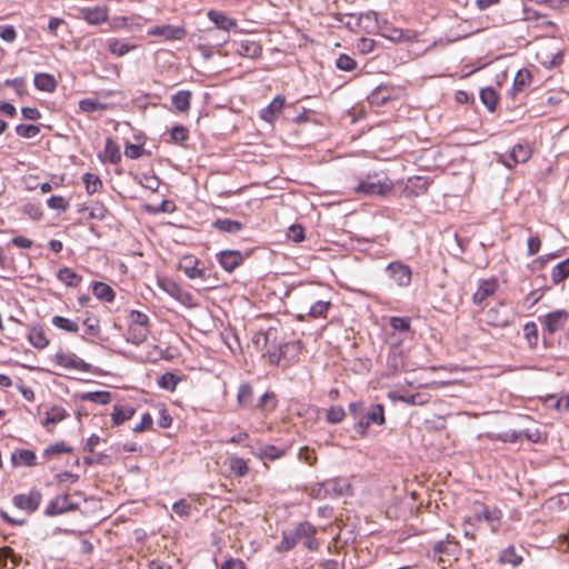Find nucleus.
<instances>
[{"label":"nucleus","mask_w":569,"mask_h":569,"mask_svg":"<svg viewBox=\"0 0 569 569\" xmlns=\"http://www.w3.org/2000/svg\"><path fill=\"white\" fill-rule=\"evenodd\" d=\"M502 512L498 508H489L482 503H478L473 508L472 516L465 519V526H478L485 521L492 532H497L501 525Z\"/></svg>","instance_id":"obj_1"},{"label":"nucleus","mask_w":569,"mask_h":569,"mask_svg":"<svg viewBox=\"0 0 569 569\" xmlns=\"http://www.w3.org/2000/svg\"><path fill=\"white\" fill-rule=\"evenodd\" d=\"M459 552V542L452 536L447 535L445 540H440L433 545L432 549L428 551L427 556L438 563H443L447 561V558L457 559Z\"/></svg>","instance_id":"obj_2"},{"label":"nucleus","mask_w":569,"mask_h":569,"mask_svg":"<svg viewBox=\"0 0 569 569\" xmlns=\"http://www.w3.org/2000/svg\"><path fill=\"white\" fill-rule=\"evenodd\" d=\"M385 421L383 406L380 403L372 405L370 409L359 418V421L355 425V430L360 437H363L371 425L381 426Z\"/></svg>","instance_id":"obj_3"},{"label":"nucleus","mask_w":569,"mask_h":569,"mask_svg":"<svg viewBox=\"0 0 569 569\" xmlns=\"http://www.w3.org/2000/svg\"><path fill=\"white\" fill-rule=\"evenodd\" d=\"M392 190V182L389 179H377L376 177H368L361 181L355 191L366 196H386Z\"/></svg>","instance_id":"obj_4"},{"label":"nucleus","mask_w":569,"mask_h":569,"mask_svg":"<svg viewBox=\"0 0 569 569\" xmlns=\"http://www.w3.org/2000/svg\"><path fill=\"white\" fill-rule=\"evenodd\" d=\"M388 277L399 287H408L411 283L412 270L401 261L390 262L386 269Z\"/></svg>","instance_id":"obj_5"},{"label":"nucleus","mask_w":569,"mask_h":569,"mask_svg":"<svg viewBox=\"0 0 569 569\" xmlns=\"http://www.w3.org/2000/svg\"><path fill=\"white\" fill-rule=\"evenodd\" d=\"M53 360L58 366L66 369H72L81 372L91 371V365L72 352H57Z\"/></svg>","instance_id":"obj_6"},{"label":"nucleus","mask_w":569,"mask_h":569,"mask_svg":"<svg viewBox=\"0 0 569 569\" xmlns=\"http://www.w3.org/2000/svg\"><path fill=\"white\" fill-rule=\"evenodd\" d=\"M531 157L529 144H516L507 156H501L502 163L508 168H513L518 163L527 162Z\"/></svg>","instance_id":"obj_7"},{"label":"nucleus","mask_w":569,"mask_h":569,"mask_svg":"<svg viewBox=\"0 0 569 569\" xmlns=\"http://www.w3.org/2000/svg\"><path fill=\"white\" fill-rule=\"evenodd\" d=\"M109 11L106 6L86 7L79 9L78 18L86 20L89 24L99 26L107 21Z\"/></svg>","instance_id":"obj_8"},{"label":"nucleus","mask_w":569,"mask_h":569,"mask_svg":"<svg viewBox=\"0 0 569 569\" xmlns=\"http://www.w3.org/2000/svg\"><path fill=\"white\" fill-rule=\"evenodd\" d=\"M299 541L305 540V546L310 551H316L319 548V541L315 538L317 529L308 521L300 522L295 529Z\"/></svg>","instance_id":"obj_9"},{"label":"nucleus","mask_w":569,"mask_h":569,"mask_svg":"<svg viewBox=\"0 0 569 569\" xmlns=\"http://www.w3.org/2000/svg\"><path fill=\"white\" fill-rule=\"evenodd\" d=\"M234 51L246 58L256 59L262 53V47L258 41L251 39H243L233 41Z\"/></svg>","instance_id":"obj_10"},{"label":"nucleus","mask_w":569,"mask_h":569,"mask_svg":"<svg viewBox=\"0 0 569 569\" xmlns=\"http://www.w3.org/2000/svg\"><path fill=\"white\" fill-rule=\"evenodd\" d=\"M208 19L216 26L217 29L229 32L238 28L236 19L229 18L226 13L211 9L207 12Z\"/></svg>","instance_id":"obj_11"},{"label":"nucleus","mask_w":569,"mask_h":569,"mask_svg":"<svg viewBox=\"0 0 569 569\" xmlns=\"http://www.w3.org/2000/svg\"><path fill=\"white\" fill-rule=\"evenodd\" d=\"M41 493L37 490L30 491L28 495H17L13 497V505L19 509L33 512L41 502Z\"/></svg>","instance_id":"obj_12"},{"label":"nucleus","mask_w":569,"mask_h":569,"mask_svg":"<svg viewBox=\"0 0 569 569\" xmlns=\"http://www.w3.org/2000/svg\"><path fill=\"white\" fill-rule=\"evenodd\" d=\"M323 488L328 493V498H340L349 495L351 486L348 480L336 478L323 481Z\"/></svg>","instance_id":"obj_13"},{"label":"nucleus","mask_w":569,"mask_h":569,"mask_svg":"<svg viewBox=\"0 0 569 569\" xmlns=\"http://www.w3.org/2000/svg\"><path fill=\"white\" fill-rule=\"evenodd\" d=\"M220 266L228 272H232L243 261V256L238 250H224L218 253Z\"/></svg>","instance_id":"obj_14"},{"label":"nucleus","mask_w":569,"mask_h":569,"mask_svg":"<svg viewBox=\"0 0 569 569\" xmlns=\"http://www.w3.org/2000/svg\"><path fill=\"white\" fill-rule=\"evenodd\" d=\"M498 288L496 279L481 280L477 291L472 296L473 303L480 306L487 298L495 295Z\"/></svg>","instance_id":"obj_15"},{"label":"nucleus","mask_w":569,"mask_h":569,"mask_svg":"<svg viewBox=\"0 0 569 569\" xmlns=\"http://www.w3.org/2000/svg\"><path fill=\"white\" fill-rule=\"evenodd\" d=\"M199 261L193 257H184L180 262V269L184 272V274L193 280V279H206V270L198 267Z\"/></svg>","instance_id":"obj_16"},{"label":"nucleus","mask_w":569,"mask_h":569,"mask_svg":"<svg viewBox=\"0 0 569 569\" xmlns=\"http://www.w3.org/2000/svg\"><path fill=\"white\" fill-rule=\"evenodd\" d=\"M568 318H569V315L567 311L557 310V311L548 313L545 317L543 323H545L546 329L550 333H555L565 326Z\"/></svg>","instance_id":"obj_17"},{"label":"nucleus","mask_w":569,"mask_h":569,"mask_svg":"<svg viewBox=\"0 0 569 569\" xmlns=\"http://www.w3.org/2000/svg\"><path fill=\"white\" fill-rule=\"evenodd\" d=\"M149 34L162 37L167 40H180L186 36V30L181 27L166 24L151 29Z\"/></svg>","instance_id":"obj_18"},{"label":"nucleus","mask_w":569,"mask_h":569,"mask_svg":"<svg viewBox=\"0 0 569 569\" xmlns=\"http://www.w3.org/2000/svg\"><path fill=\"white\" fill-rule=\"evenodd\" d=\"M284 103L286 99L283 96L274 97L273 100L268 104V107L261 110V118L264 121L272 123L276 120V118L282 112Z\"/></svg>","instance_id":"obj_19"},{"label":"nucleus","mask_w":569,"mask_h":569,"mask_svg":"<svg viewBox=\"0 0 569 569\" xmlns=\"http://www.w3.org/2000/svg\"><path fill=\"white\" fill-rule=\"evenodd\" d=\"M74 509V505L70 501V496H59L53 499L46 509V513L48 516H56L60 513H64Z\"/></svg>","instance_id":"obj_20"},{"label":"nucleus","mask_w":569,"mask_h":569,"mask_svg":"<svg viewBox=\"0 0 569 569\" xmlns=\"http://www.w3.org/2000/svg\"><path fill=\"white\" fill-rule=\"evenodd\" d=\"M11 462L13 466H28L37 465V456L32 450L17 449L11 455Z\"/></svg>","instance_id":"obj_21"},{"label":"nucleus","mask_w":569,"mask_h":569,"mask_svg":"<svg viewBox=\"0 0 569 569\" xmlns=\"http://www.w3.org/2000/svg\"><path fill=\"white\" fill-rule=\"evenodd\" d=\"M429 188V181L423 177H413L408 179L405 191L415 197H419L427 192Z\"/></svg>","instance_id":"obj_22"},{"label":"nucleus","mask_w":569,"mask_h":569,"mask_svg":"<svg viewBox=\"0 0 569 569\" xmlns=\"http://www.w3.org/2000/svg\"><path fill=\"white\" fill-rule=\"evenodd\" d=\"M252 453L262 460L274 461L283 457L286 450L273 445H263L258 449V451H252Z\"/></svg>","instance_id":"obj_23"},{"label":"nucleus","mask_w":569,"mask_h":569,"mask_svg":"<svg viewBox=\"0 0 569 569\" xmlns=\"http://www.w3.org/2000/svg\"><path fill=\"white\" fill-rule=\"evenodd\" d=\"M330 307H331V302L330 301L318 300V301L312 303V306L309 308V311L306 315H302V313L299 315L298 319L303 321L306 319V317H310V318H313V319L326 318L327 317V312H328Z\"/></svg>","instance_id":"obj_24"},{"label":"nucleus","mask_w":569,"mask_h":569,"mask_svg":"<svg viewBox=\"0 0 569 569\" xmlns=\"http://www.w3.org/2000/svg\"><path fill=\"white\" fill-rule=\"evenodd\" d=\"M34 87L40 91L53 92L57 88V81L49 73H37L33 79Z\"/></svg>","instance_id":"obj_25"},{"label":"nucleus","mask_w":569,"mask_h":569,"mask_svg":"<svg viewBox=\"0 0 569 569\" xmlns=\"http://www.w3.org/2000/svg\"><path fill=\"white\" fill-rule=\"evenodd\" d=\"M299 348H300V342L296 341V342L284 343V345L280 346L278 349H274V350H268L267 353H268L269 361L272 365H278L280 362V360L283 357H286L287 352L290 349L298 350Z\"/></svg>","instance_id":"obj_26"},{"label":"nucleus","mask_w":569,"mask_h":569,"mask_svg":"<svg viewBox=\"0 0 569 569\" xmlns=\"http://www.w3.org/2000/svg\"><path fill=\"white\" fill-rule=\"evenodd\" d=\"M531 80L532 76L530 71L526 69L519 70L513 78L512 94L516 96L517 93L522 92L530 86Z\"/></svg>","instance_id":"obj_27"},{"label":"nucleus","mask_w":569,"mask_h":569,"mask_svg":"<svg viewBox=\"0 0 569 569\" xmlns=\"http://www.w3.org/2000/svg\"><path fill=\"white\" fill-rule=\"evenodd\" d=\"M253 388L249 382L241 383L237 392V403L241 408H249L252 405Z\"/></svg>","instance_id":"obj_28"},{"label":"nucleus","mask_w":569,"mask_h":569,"mask_svg":"<svg viewBox=\"0 0 569 569\" xmlns=\"http://www.w3.org/2000/svg\"><path fill=\"white\" fill-rule=\"evenodd\" d=\"M107 44L109 51L117 57H122L136 48V44L116 38L108 39Z\"/></svg>","instance_id":"obj_29"},{"label":"nucleus","mask_w":569,"mask_h":569,"mask_svg":"<svg viewBox=\"0 0 569 569\" xmlns=\"http://www.w3.org/2000/svg\"><path fill=\"white\" fill-rule=\"evenodd\" d=\"M212 226L219 231L232 234H236L243 229V224L240 221L231 219H218L213 222Z\"/></svg>","instance_id":"obj_30"},{"label":"nucleus","mask_w":569,"mask_h":569,"mask_svg":"<svg viewBox=\"0 0 569 569\" xmlns=\"http://www.w3.org/2000/svg\"><path fill=\"white\" fill-rule=\"evenodd\" d=\"M171 102L179 112H186L190 109L191 92L180 90L171 97Z\"/></svg>","instance_id":"obj_31"},{"label":"nucleus","mask_w":569,"mask_h":569,"mask_svg":"<svg viewBox=\"0 0 569 569\" xmlns=\"http://www.w3.org/2000/svg\"><path fill=\"white\" fill-rule=\"evenodd\" d=\"M150 329L129 325L127 340L133 345H141L149 336Z\"/></svg>","instance_id":"obj_32"},{"label":"nucleus","mask_w":569,"mask_h":569,"mask_svg":"<svg viewBox=\"0 0 569 569\" xmlns=\"http://www.w3.org/2000/svg\"><path fill=\"white\" fill-rule=\"evenodd\" d=\"M480 100L490 112H493L497 108L499 96L492 87H487L481 89Z\"/></svg>","instance_id":"obj_33"},{"label":"nucleus","mask_w":569,"mask_h":569,"mask_svg":"<svg viewBox=\"0 0 569 569\" xmlns=\"http://www.w3.org/2000/svg\"><path fill=\"white\" fill-rule=\"evenodd\" d=\"M93 295L102 301L112 302L116 293L113 289L104 282H94L92 288Z\"/></svg>","instance_id":"obj_34"},{"label":"nucleus","mask_w":569,"mask_h":569,"mask_svg":"<svg viewBox=\"0 0 569 569\" xmlns=\"http://www.w3.org/2000/svg\"><path fill=\"white\" fill-rule=\"evenodd\" d=\"M57 278L68 287H78L82 280L81 276L67 267L58 271Z\"/></svg>","instance_id":"obj_35"},{"label":"nucleus","mask_w":569,"mask_h":569,"mask_svg":"<svg viewBox=\"0 0 569 569\" xmlns=\"http://www.w3.org/2000/svg\"><path fill=\"white\" fill-rule=\"evenodd\" d=\"M230 471L237 477H244L248 471V462L243 458L232 456L227 460Z\"/></svg>","instance_id":"obj_36"},{"label":"nucleus","mask_w":569,"mask_h":569,"mask_svg":"<svg viewBox=\"0 0 569 569\" xmlns=\"http://www.w3.org/2000/svg\"><path fill=\"white\" fill-rule=\"evenodd\" d=\"M68 412L64 408L53 406L46 412V419L43 421V426L48 427L49 425H56L68 417Z\"/></svg>","instance_id":"obj_37"},{"label":"nucleus","mask_w":569,"mask_h":569,"mask_svg":"<svg viewBox=\"0 0 569 569\" xmlns=\"http://www.w3.org/2000/svg\"><path fill=\"white\" fill-rule=\"evenodd\" d=\"M28 340L37 349H43L49 345V339L42 328H32L28 335Z\"/></svg>","instance_id":"obj_38"},{"label":"nucleus","mask_w":569,"mask_h":569,"mask_svg":"<svg viewBox=\"0 0 569 569\" xmlns=\"http://www.w3.org/2000/svg\"><path fill=\"white\" fill-rule=\"evenodd\" d=\"M82 401H91L98 405H108L111 401V393L109 391H92L84 392L80 396Z\"/></svg>","instance_id":"obj_39"},{"label":"nucleus","mask_w":569,"mask_h":569,"mask_svg":"<svg viewBox=\"0 0 569 569\" xmlns=\"http://www.w3.org/2000/svg\"><path fill=\"white\" fill-rule=\"evenodd\" d=\"M569 277V258L556 264L551 272V280L558 284Z\"/></svg>","instance_id":"obj_40"},{"label":"nucleus","mask_w":569,"mask_h":569,"mask_svg":"<svg viewBox=\"0 0 569 569\" xmlns=\"http://www.w3.org/2000/svg\"><path fill=\"white\" fill-rule=\"evenodd\" d=\"M486 322L489 326L502 328L508 325V319L506 316L501 315L498 308H491L486 315Z\"/></svg>","instance_id":"obj_41"},{"label":"nucleus","mask_w":569,"mask_h":569,"mask_svg":"<svg viewBox=\"0 0 569 569\" xmlns=\"http://www.w3.org/2000/svg\"><path fill=\"white\" fill-rule=\"evenodd\" d=\"M277 407V399L273 392H264L257 402V408L267 413L273 411Z\"/></svg>","instance_id":"obj_42"},{"label":"nucleus","mask_w":569,"mask_h":569,"mask_svg":"<svg viewBox=\"0 0 569 569\" xmlns=\"http://www.w3.org/2000/svg\"><path fill=\"white\" fill-rule=\"evenodd\" d=\"M82 180L88 194H94L102 189L103 183L97 174L87 172L83 174Z\"/></svg>","instance_id":"obj_43"},{"label":"nucleus","mask_w":569,"mask_h":569,"mask_svg":"<svg viewBox=\"0 0 569 569\" xmlns=\"http://www.w3.org/2000/svg\"><path fill=\"white\" fill-rule=\"evenodd\" d=\"M134 412H136V410L131 407L117 406L113 409L111 418H112L113 423L119 426V425L123 423L124 421L131 419L132 416L134 415Z\"/></svg>","instance_id":"obj_44"},{"label":"nucleus","mask_w":569,"mask_h":569,"mask_svg":"<svg viewBox=\"0 0 569 569\" xmlns=\"http://www.w3.org/2000/svg\"><path fill=\"white\" fill-rule=\"evenodd\" d=\"M298 542H299V538H298L297 533L295 532V530L289 531V532H283L282 540H281L280 545L277 547V551L287 552V551L293 549Z\"/></svg>","instance_id":"obj_45"},{"label":"nucleus","mask_w":569,"mask_h":569,"mask_svg":"<svg viewBox=\"0 0 569 569\" xmlns=\"http://www.w3.org/2000/svg\"><path fill=\"white\" fill-rule=\"evenodd\" d=\"M104 156L113 164H117L121 160V153L118 144L111 139L106 140Z\"/></svg>","instance_id":"obj_46"},{"label":"nucleus","mask_w":569,"mask_h":569,"mask_svg":"<svg viewBox=\"0 0 569 569\" xmlns=\"http://www.w3.org/2000/svg\"><path fill=\"white\" fill-rule=\"evenodd\" d=\"M52 325L67 332L76 333L79 331V325L76 321L62 316H54L52 318Z\"/></svg>","instance_id":"obj_47"},{"label":"nucleus","mask_w":569,"mask_h":569,"mask_svg":"<svg viewBox=\"0 0 569 569\" xmlns=\"http://www.w3.org/2000/svg\"><path fill=\"white\" fill-rule=\"evenodd\" d=\"M499 561H500V563L511 565L512 567H517L518 565L521 563L522 558L520 556H518L515 548L512 546H510L501 552V555L499 557Z\"/></svg>","instance_id":"obj_48"},{"label":"nucleus","mask_w":569,"mask_h":569,"mask_svg":"<svg viewBox=\"0 0 569 569\" xmlns=\"http://www.w3.org/2000/svg\"><path fill=\"white\" fill-rule=\"evenodd\" d=\"M358 21L367 29H376L378 28V13L372 10L360 13Z\"/></svg>","instance_id":"obj_49"},{"label":"nucleus","mask_w":569,"mask_h":569,"mask_svg":"<svg viewBox=\"0 0 569 569\" xmlns=\"http://www.w3.org/2000/svg\"><path fill=\"white\" fill-rule=\"evenodd\" d=\"M179 380L174 373L166 372L159 378L158 386L164 390L173 391Z\"/></svg>","instance_id":"obj_50"},{"label":"nucleus","mask_w":569,"mask_h":569,"mask_svg":"<svg viewBox=\"0 0 569 569\" xmlns=\"http://www.w3.org/2000/svg\"><path fill=\"white\" fill-rule=\"evenodd\" d=\"M79 108L83 112H93L97 110H106L107 104H103L96 99L88 98V99H82L79 102Z\"/></svg>","instance_id":"obj_51"},{"label":"nucleus","mask_w":569,"mask_h":569,"mask_svg":"<svg viewBox=\"0 0 569 569\" xmlns=\"http://www.w3.org/2000/svg\"><path fill=\"white\" fill-rule=\"evenodd\" d=\"M40 132V128L36 124H18L16 133L22 138H34Z\"/></svg>","instance_id":"obj_52"},{"label":"nucleus","mask_w":569,"mask_h":569,"mask_svg":"<svg viewBox=\"0 0 569 569\" xmlns=\"http://www.w3.org/2000/svg\"><path fill=\"white\" fill-rule=\"evenodd\" d=\"M130 325L137 326V327L149 328L150 320L146 313L138 311V310H132L130 313Z\"/></svg>","instance_id":"obj_53"},{"label":"nucleus","mask_w":569,"mask_h":569,"mask_svg":"<svg viewBox=\"0 0 569 569\" xmlns=\"http://www.w3.org/2000/svg\"><path fill=\"white\" fill-rule=\"evenodd\" d=\"M336 67L342 71H352L356 69L357 62L347 54H340L336 60Z\"/></svg>","instance_id":"obj_54"},{"label":"nucleus","mask_w":569,"mask_h":569,"mask_svg":"<svg viewBox=\"0 0 569 569\" xmlns=\"http://www.w3.org/2000/svg\"><path fill=\"white\" fill-rule=\"evenodd\" d=\"M47 204L50 209L58 210V211H67L69 208V202L60 196H52L47 200Z\"/></svg>","instance_id":"obj_55"},{"label":"nucleus","mask_w":569,"mask_h":569,"mask_svg":"<svg viewBox=\"0 0 569 569\" xmlns=\"http://www.w3.org/2000/svg\"><path fill=\"white\" fill-rule=\"evenodd\" d=\"M390 326L395 331L408 332L410 330V320L405 317H392Z\"/></svg>","instance_id":"obj_56"},{"label":"nucleus","mask_w":569,"mask_h":569,"mask_svg":"<svg viewBox=\"0 0 569 569\" xmlns=\"http://www.w3.org/2000/svg\"><path fill=\"white\" fill-rule=\"evenodd\" d=\"M522 436H526L528 439H532V437L528 432L522 431H507L498 435L497 439L502 442H517Z\"/></svg>","instance_id":"obj_57"},{"label":"nucleus","mask_w":569,"mask_h":569,"mask_svg":"<svg viewBox=\"0 0 569 569\" xmlns=\"http://www.w3.org/2000/svg\"><path fill=\"white\" fill-rule=\"evenodd\" d=\"M170 137L173 142L181 143L188 139L189 132L184 126H176L171 129Z\"/></svg>","instance_id":"obj_58"},{"label":"nucleus","mask_w":569,"mask_h":569,"mask_svg":"<svg viewBox=\"0 0 569 569\" xmlns=\"http://www.w3.org/2000/svg\"><path fill=\"white\" fill-rule=\"evenodd\" d=\"M163 289L166 291H168L171 296L181 300L182 302H184L186 299H190L189 293H182L181 289L174 282L170 281V282L163 283Z\"/></svg>","instance_id":"obj_59"},{"label":"nucleus","mask_w":569,"mask_h":569,"mask_svg":"<svg viewBox=\"0 0 569 569\" xmlns=\"http://www.w3.org/2000/svg\"><path fill=\"white\" fill-rule=\"evenodd\" d=\"M4 86L13 88L20 97L27 93L26 81L23 78L7 79L4 81Z\"/></svg>","instance_id":"obj_60"},{"label":"nucleus","mask_w":569,"mask_h":569,"mask_svg":"<svg viewBox=\"0 0 569 569\" xmlns=\"http://www.w3.org/2000/svg\"><path fill=\"white\" fill-rule=\"evenodd\" d=\"M345 416H346V412H345L343 408H341V407H331L327 411V420L330 423L341 422L342 419L345 418Z\"/></svg>","instance_id":"obj_61"},{"label":"nucleus","mask_w":569,"mask_h":569,"mask_svg":"<svg viewBox=\"0 0 569 569\" xmlns=\"http://www.w3.org/2000/svg\"><path fill=\"white\" fill-rule=\"evenodd\" d=\"M287 237L293 242H301L305 239V229L300 224L289 227Z\"/></svg>","instance_id":"obj_62"},{"label":"nucleus","mask_w":569,"mask_h":569,"mask_svg":"<svg viewBox=\"0 0 569 569\" xmlns=\"http://www.w3.org/2000/svg\"><path fill=\"white\" fill-rule=\"evenodd\" d=\"M172 510L180 517H188L190 515L191 506L186 500L181 499L173 503Z\"/></svg>","instance_id":"obj_63"},{"label":"nucleus","mask_w":569,"mask_h":569,"mask_svg":"<svg viewBox=\"0 0 569 569\" xmlns=\"http://www.w3.org/2000/svg\"><path fill=\"white\" fill-rule=\"evenodd\" d=\"M298 457L301 461H303L305 463H307L309 466H313L317 461L315 451L309 449L308 447L301 448Z\"/></svg>","instance_id":"obj_64"}]
</instances>
